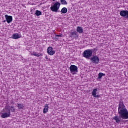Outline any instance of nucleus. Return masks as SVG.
Here are the masks:
<instances>
[{"mask_svg": "<svg viewBox=\"0 0 128 128\" xmlns=\"http://www.w3.org/2000/svg\"><path fill=\"white\" fill-rule=\"evenodd\" d=\"M56 0H52L53 2H56Z\"/></svg>", "mask_w": 128, "mask_h": 128, "instance_id": "a878e982", "label": "nucleus"}, {"mask_svg": "<svg viewBox=\"0 0 128 128\" xmlns=\"http://www.w3.org/2000/svg\"><path fill=\"white\" fill-rule=\"evenodd\" d=\"M36 15L37 16H41L42 14V12L38 10H36V13H35Z\"/></svg>", "mask_w": 128, "mask_h": 128, "instance_id": "a211bd4d", "label": "nucleus"}, {"mask_svg": "<svg viewBox=\"0 0 128 128\" xmlns=\"http://www.w3.org/2000/svg\"><path fill=\"white\" fill-rule=\"evenodd\" d=\"M33 56H38V58H39V56H40V54H38L36 52H34L33 54Z\"/></svg>", "mask_w": 128, "mask_h": 128, "instance_id": "aec40b11", "label": "nucleus"}, {"mask_svg": "<svg viewBox=\"0 0 128 128\" xmlns=\"http://www.w3.org/2000/svg\"><path fill=\"white\" fill-rule=\"evenodd\" d=\"M56 36H58L59 38H62V34H56Z\"/></svg>", "mask_w": 128, "mask_h": 128, "instance_id": "412c9836", "label": "nucleus"}, {"mask_svg": "<svg viewBox=\"0 0 128 128\" xmlns=\"http://www.w3.org/2000/svg\"><path fill=\"white\" fill-rule=\"evenodd\" d=\"M118 114L119 116H115L113 117V120H116V124H120V122H124L122 120H128V110L126 108L122 100H120L119 101Z\"/></svg>", "mask_w": 128, "mask_h": 128, "instance_id": "f257e3e1", "label": "nucleus"}, {"mask_svg": "<svg viewBox=\"0 0 128 128\" xmlns=\"http://www.w3.org/2000/svg\"><path fill=\"white\" fill-rule=\"evenodd\" d=\"M6 22V20H3V22Z\"/></svg>", "mask_w": 128, "mask_h": 128, "instance_id": "5701e85b", "label": "nucleus"}, {"mask_svg": "<svg viewBox=\"0 0 128 128\" xmlns=\"http://www.w3.org/2000/svg\"><path fill=\"white\" fill-rule=\"evenodd\" d=\"M120 16L125 18H128V10H122L120 12Z\"/></svg>", "mask_w": 128, "mask_h": 128, "instance_id": "0eeeda50", "label": "nucleus"}, {"mask_svg": "<svg viewBox=\"0 0 128 128\" xmlns=\"http://www.w3.org/2000/svg\"><path fill=\"white\" fill-rule=\"evenodd\" d=\"M48 112V104H46L43 110V113L46 114Z\"/></svg>", "mask_w": 128, "mask_h": 128, "instance_id": "4468645a", "label": "nucleus"}, {"mask_svg": "<svg viewBox=\"0 0 128 128\" xmlns=\"http://www.w3.org/2000/svg\"><path fill=\"white\" fill-rule=\"evenodd\" d=\"M4 16L6 20V22H8V24H10V22H12V16L6 14Z\"/></svg>", "mask_w": 128, "mask_h": 128, "instance_id": "9d476101", "label": "nucleus"}, {"mask_svg": "<svg viewBox=\"0 0 128 128\" xmlns=\"http://www.w3.org/2000/svg\"><path fill=\"white\" fill-rule=\"evenodd\" d=\"M47 52L50 56H54V54H56V52L51 46L48 47L47 49Z\"/></svg>", "mask_w": 128, "mask_h": 128, "instance_id": "6e6552de", "label": "nucleus"}, {"mask_svg": "<svg viewBox=\"0 0 128 128\" xmlns=\"http://www.w3.org/2000/svg\"><path fill=\"white\" fill-rule=\"evenodd\" d=\"M96 92H98V88L93 90L92 92V96L94 98H98V95H96Z\"/></svg>", "mask_w": 128, "mask_h": 128, "instance_id": "f8f14e48", "label": "nucleus"}, {"mask_svg": "<svg viewBox=\"0 0 128 128\" xmlns=\"http://www.w3.org/2000/svg\"><path fill=\"white\" fill-rule=\"evenodd\" d=\"M106 76V74L102 73V72H100L98 74V78H102V76Z\"/></svg>", "mask_w": 128, "mask_h": 128, "instance_id": "f3484780", "label": "nucleus"}, {"mask_svg": "<svg viewBox=\"0 0 128 128\" xmlns=\"http://www.w3.org/2000/svg\"><path fill=\"white\" fill-rule=\"evenodd\" d=\"M12 38L14 40H18V38H20V35L18 34L17 33L14 34L12 36Z\"/></svg>", "mask_w": 128, "mask_h": 128, "instance_id": "9b49d317", "label": "nucleus"}, {"mask_svg": "<svg viewBox=\"0 0 128 128\" xmlns=\"http://www.w3.org/2000/svg\"><path fill=\"white\" fill-rule=\"evenodd\" d=\"M4 112L1 113L0 116L2 118H10V112H16V108L14 106H10L6 105L3 109Z\"/></svg>", "mask_w": 128, "mask_h": 128, "instance_id": "f03ea898", "label": "nucleus"}, {"mask_svg": "<svg viewBox=\"0 0 128 128\" xmlns=\"http://www.w3.org/2000/svg\"><path fill=\"white\" fill-rule=\"evenodd\" d=\"M77 32H78V34H82V32H84V29H82V28L78 26L76 28V30Z\"/></svg>", "mask_w": 128, "mask_h": 128, "instance_id": "ddd939ff", "label": "nucleus"}, {"mask_svg": "<svg viewBox=\"0 0 128 128\" xmlns=\"http://www.w3.org/2000/svg\"><path fill=\"white\" fill-rule=\"evenodd\" d=\"M60 3L59 2H56L50 8V10L54 12H58V10H60Z\"/></svg>", "mask_w": 128, "mask_h": 128, "instance_id": "7ed1b4c3", "label": "nucleus"}, {"mask_svg": "<svg viewBox=\"0 0 128 128\" xmlns=\"http://www.w3.org/2000/svg\"><path fill=\"white\" fill-rule=\"evenodd\" d=\"M94 52H96V48H94Z\"/></svg>", "mask_w": 128, "mask_h": 128, "instance_id": "393cba45", "label": "nucleus"}, {"mask_svg": "<svg viewBox=\"0 0 128 128\" xmlns=\"http://www.w3.org/2000/svg\"><path fill=\"white\" fill-rule=\"evenodd\" d=\"M71 74H74L76 72H78V66L75 65H71L70 67Z\"/></svg>", "mask_w": 128, "mask_h": 128, "instance_id": "423d86ee", "label": "nucleus"}, {"mask_svg": "<svg viewBox=\"0 0 128 128\" xmlns=\"http://www.w3.org/2000/svg\"><path fill=\"white\" fill-rule=\"evenodd\" d=\"M90 60L92 64H98V62H100V58L96 56H93L90 58Z\"/></svg>", "mask_w": 128, "mask_h": 128, "instance_id": "39448f33", "label": "nucleus"}, {"mask_svg": "<svg viewBox=\"0 0 128 128\" xmlns=\"http://www.w3.org/2000/svg\"><path fill=\"white\" fill-rule=\"evenodd\" d=\"M92 56V50L88 49L83 52V56L86 58L90 59V58Z\"/></svg>", "mask_w": 128, "mask_h": 128, "instance_id": "20e7f679", "label": "nucleus"}, {"mask_svg": "<svg viewBox=\"0 0 128 128\" xmlns=\"http://www.w3.org/2000/svg\"><path fill=\"white\" fill-rule=\"evenodd\" d=\"M14 104V102H11V103H10V104Z\"/></svg>", "mask_w": 128, "mask_h": 128, "instance_id": "b1692460", "label": "nucleus"}, {"mask_svg": "<svg viewBox=\"0 0 128 128\" xmlns=\"http://www.w3.org/2000/svg\"><path fill=\"white\" fill-rule=\"evenodd\" d=\"M60 4H68V2L66 0H60Z\"/></svg>", "mask_w": 128, "mask_h": 128, "instance_id": "6ab92c4d", "label": "nucleus"}, {"mask_svg": "<svg viewBox=\"0 0 128 128\" xmlns=\"http://www.w3.org/2000/svg\"><path fill=\"white\" fill-rule=\"evenodd\" d=\"M61 12L62 14H66V12H68V8H63L62 10H61Z\"/></svg>", "mask_w": 128, "mask_h": 128, "instance_id": "dca6fc26", "label": "nucleus"}, {"mask_svg": "<svg viewBox=\"0 0 128 128\" xmlns=\"http://www.w3.org/2000/svg\"><path fill=\"white\" fill-rule=\"evenodd\" d=\"M46 60H48V56H45Z\"/></svg>", "mask_w": 128, "mask_h": 128, "instance_id": "4be33fe9", "label": "nucleus"}, {"mask_svg": "<svg viewBox=\"0 0 128 128\" xmlns=\"http://www.w3.org/2000/svg\"><path fill=\"white\" fill-rule=\"evenodd\" d=\"M78 37V35L76 30H74L70 33V38H72V40H74V38H76Z\"/></svg>", "mask_w": 128, "mask_h": 128, "instance_id": "1a4fd4ad", "label": "nucleus"}, {"mask_svg": "<svg viewBox=\"0 0 128 128\" xmlns=\"http://www.w3.org/2000/svg\"><path fill=\"white\" fill-rule=\"evenodd\" d=\"M17 107L19 110H24V106L22 104H18Z\"/></svg>", "mask_w": 128, "mask_h": 128, "instance_id": "2eb2a0df", "label": "nucleus"}]
</instances>
